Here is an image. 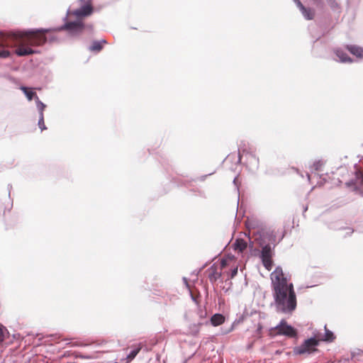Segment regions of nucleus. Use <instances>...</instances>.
<instances>
[{"label":"nucleus","instance_id":"f257e3e1","mask_svg":"<svg viewBox=\"0 0 363 363\" xmlns=\"http://www.w3.org/2000/svg\"><path fill=\"white\" fill-rule=\"evenodd\" d=\"M48 31V30L40 29L0 34V57H9L10 52L7 48L10 47H16L15 52L18 56H26L36 53L37 52L32 47L45 43L46 38L44 36V33Z\"/></svg>","mask_w":363,"mask_h":363},{"label":"nucleus","instance_id":"f03ea898","mask_svg":"<svg viewBox=\"0 0 363 363\" xmlns=\"http://www.w3.org/2000/svg\"><path fill=\"white\" fill-rule=\"evenodd\" d=\"M270 279L274 306L277 313L291 315L296 308L297 300L294 284L289 281L281 267L271 273Z\"/></svg>","mask_w":363,"mask_h":363},{"label":"nucleus","instance_id":"7ed1b4c3","mask_svg":"<svg viewBox=\"0 0 363 363\" xmlns=\"http://www.w3.org/2000/svg\"><path fill=\"white\" fill-rule=\"evenodd\" d=\"M245 224L250 230V233H252L253 235H259L260 238H262L265 235V233H268V229L267 226L263 223L262 221L254 216H247Z\"/></svg>","mask_w":363,"mask_h":363},{"label":"nucleus","instance_id":"20e7f679","mask_svg":"<svg viewBox=\"0 0 363 363\" xmlns=\"http://www.w3.org/2000/svg\"><path fill=\"white\" fill-rule=\"evenodd\" d=\"M317 346L318 343L315 338H308L300 346L295 347L293 351L295 354H309L317 350Z\"/></svg>","mask_w":363,"mask_h":363},{"label":"nucleus","instance_id":"39448f33","mask_svg":"<svg viewBox=\"0 0 363 363\" xmlns=\"http://www.w3.org/2000/svg\"><path fill=\"white\" fill-rule=\"evenodd\" d=\"M274 329L278 335H285L289 337H295L297 335L296 329L287 324L285 320H281Z\"/></svg>","mask_w":363,"mask_h":363},{"label":"nucleus","instance_id":"423d86ee","mask_svg":"<svg viewBox=\"0 0 363 363\" xmlns=\"http://www.w3.org/2000/svg\"><path fill=\"white\" fill-rule=\"evenodd\" d=\"M272 248L269 245H264L261 250L260 257L264 267L268 270L270 271L272 267Z\"/></svg>","mask_w":363,"mask_h":363},{"label":"nucleus","instance_id":"0eeeda50","mask_svg":"<svg viewBox=\"0 0 363 363\" xmlns=\"http://www.w3.org/2000/svg\"><path fill=\"white\" fill-rule=\"evenodd\" d=\"M65 28L68 30L72 34L77 35L80 33L83 28L84 25L81 20L78 19L75 22H69L65 24Z\"/></svg>","mask_w":363,"mask_h":363},{"label":"nucleus","instance_id":"6e6552de","mask_svg":"<svg viewBox=\"0 0 363 363\" xmlns=\"http://www.w3.org/2000/svg\"><path fill=\"white\" fill-rule=\"evenodd\" d=\"M91 12H92V8L91 6V4H86L84 6H82L80 9L75 10L74 11H68L67 15H69V16L74 15L77 18H79L81 17L90 15L91 13Z\"/></svg>","mask_w":363,"mask_h":363},{"label":"nucleus","instance_id":"1a4fd4ad","mask_svg":"<svg viewBox=\"0 0 363 363\" xmlns=\"http://www.w3.org/2000/svg\"><path fill=\"white\" fill-rule=\"evenodd\" d=\"M234 249L239 252H242L247 247V242L242 238H238L235 241Z\"/></svg>","mask_w":363,"mask_h":363},{"label":"nucleus","instance_id":"9d476101","mask_svg":"<svg viewBox=\"0 0 363 363\" xmlns=\"http://www.w3.org/2000/svg\"><path fill=\"white\" fill-rule=\"evenodd\" d=\"M225 318L221 314H215L211 318V324L214 326H218L224 322Z\"/></svg>","mask_w":363,"mask_h":363},{"label":"nucleus","instance_id":"9b49d317","mask_svg":"<svg viewBox=\"0 0 363 363\" xmlns=\"http://www.w3.org/2000/svg\"><path fill=\"white\" fill-rule=\"evenodd\" d=\"M347 49L352 55L358 57H363V48L354 45H351L347 47Z\"/></svg>","mask_w":363,"mask_h":363},{"label":"nucleus","instance_id":"f8f14e48","mask_svg":"<svg viewBox=\"0 0 363 363\" xmlns=\"http://www.w3.org/2000/svg\"><path fill=\"white\" fill-rule=\"evenodd\" d=\"M325 333L323 336V341L324 342H332L335 339L334 334L330 330L326 328V325L324 326Z\"/></svg>","mask_w":363,"mask_h":363},{"label":"nucleus","instance_id":"ddd939ff","mask_svg":"<svg viewBox=\"0 0 363 363\" xmlns=\"http://www.w3.org/2000/svg\"><path fill=\"white\" fill-rule=\"evenodd\" d=\"M140 350L141 347L140 345L135 346L133 350H131L129 354H127V359L129 361L133 360L138 354Z\"/></svg>","mask_w":363,"mask_h":363},{"label":"nucleus","instance_id":"4468645a","mask_svg":"<svg viewBox=\"0 0 363 363\" xmlns=\"http://www.w3.org/2000/svg\"><path fill=\"white\" fill-rule=\"evenodd\" d=\"M336 55L338 57L339 60L342 62H351L350 57L347 56V55L342 50H336Z\"/></svg>","mask_w":363,"mask_h":363},{"label":"nucleus","instance_id":"2eb2a0df","mask_svg":"<svg viewBox=\"0 0 363 363\" xmlns=\"http://www.w3.org/2000/svg\"><path fill=\"white\" fill-rule=\"evenodd\" d=\"M21 89L24 92L25 95L29 101H31L34 96L35 98L37 96L36 94L33 91L28 89L25 86H22Z\"/></svg>","mask_w":363,"mask_h":363},{"label":"nucleus","instance_id":"dca6fc26","mask_svg":"<svg viewBox=\"0 0 363 363\" xmlns=\"http://www.w3.org/2000/svg\"><path fill=\"white\" fill-rule=\"evenodd\" d=\"M106 43L105 40L94 42L92 45L90 47L91 51H99L101 50L103 44Z\"/></svg>","mask_w":363,"mask_h":363},{"label":"nucleus","instance_id":"f3484780","mask_svg":"<svg viewBox=\"0 0 363 363\" xmlns=\"http://www.w3.org/2000/svg\"><path fill=\"white\" fill-rule=\"evenodd\" d=\"M35 100L36 102L37 108L40 111V116H41V114H43V111L45 108V105L39 100V98L38 96L35 98Z\"/></svg>","mask_w":363,"mask_h":363},{"label":"nucleus","instance_id":"a211bd4d","mask_svg":"<svg viewBox=\"0 0 363 363\" xmlns=\"http://www.w3.org/2000/svg\"><path fill=\"white\" fill-rule=\"evenodd\" d=\"M295 1V3L296 4V5L299 7V9H301V11H302V13L303 15L304 16V17L306 18V19H311V16H306L305 14V12H306V9L302 5V4L301 3V1L299 0H294Z\"/></svg>","mask_w":363,"mask_h":363},{"label":"nucleus","instance_id":"6ab92c4d","mask_svg":"<svg viewBox=\"0 0 363 363\" xmlns=\"http://www.w3.org/2000/svg\"><path fill=\"white\" fill-rule=\"evenodd\" d=\"M323 334L322 333L317 330H314V332L313 333V337H311V338H315L318 345L320 341H323Z\"/></svg>","mask_w":363,"mask_h":363},{"label":"nucleus","instance_id":"aec40b11","mask_svg":"<svg viewBox=\"0 0 363 363\" xmlns=\"http://www.w3.org/2000/svg\"><path fill=\"white\" fill-rule=\"evenodd\" d=\"M323 334L322 333L317 330H314V332L313 333V337H311V338H315L318 345L320 341H323Z\"/></svg>","mask_w":363,"mask_h":363},{"label":"nucleus","instance_id":"412c9836","mask_svg":"<svg viewBox=\"0 0 363 363\" xmlns=\"http://www.w3.org/2000/svg\"><path fill=\"white\" fill-rule=\"evenodd\" d=\"M7 330L1 324H0V343L4 340L5 335Z\"/></svg>","mask_w":363,"mask_h":363},{"label":"nucleus","instance_id":"4be33fe9","mask_svg":"<svg viewBox=\"0 0 363 363\" xmlns=\"http://www.w3.org/2000/svg\"><path fill=\"white\" fill-rule=\"evenodd\" d=\"M38 125H39V128L41 129V130H43L46 129V127H45V123H44V116H43V114H41V116H40V118H39V121H38Z\"/></svg>","mask_w":363,"mask_h":363},{"label":"nucleus","instance_id":"5701e85b","mask_svg":"<svg viewBox=\"0 0 363 363\" xmlns=\"http://www.w3.org/2000/svg\"><path fill=\"white\" fill-rule=\"evenodd\" d=\"M199 327H200L199 324H198V325L194 324L192 325V329L191 330V334L196 335L199 331Z\"/></svg>","mask_w":363,"mask_h":363},{"label":"nucleus","instance_id":"b1692460","mask_svg":"<svg viewBox=\"0 0 363 363\" xmlns=\"http://www.w3.org/2000/svg\"><path fill=\"white\" fill-rule=\"evenodd\" d=\"M323 165V162L318 160L314 162L313 167L315 170H319L320 167Z\"/></svg>","mask_w":363,"mask_h":363},{"label":"nucleus","instance_id":"393cba45","mask_svg":"<svg viewBox=\"0 0 363 363\" xmlns=\"http://www.w3.org/2000/svg\"><path fill=\"white\" fill-rule=\"evenodd\" d=\"M238 273V267H235L230 272V278L233 279Z\"/></svg>","mask_w":363,"mask_h":363},{"label":"nucleus","instance_id":"a878e982","mask_svg":"<svg viewBox=\"0 0 363 363\" xmlns=\"http://www.w3.org/2000/svg\"><path fill=\"white\" fill-rule=\"evenodd\" d=\"M305 14L306 16H311V18H313V13H312V12L310 10H307L306 9V12H305Z\"/></svg>","mask_w":363,"mask_h":363},{"label":"nucleus","instance_id":"bb28decb","mask_svg":"<svg viewBox=\"0 0 363 363\" xmlns=\"http://www.w3.org/2000/svg\"><path fill=\"white\" fill-rule=\"evenodd\" d=\"M243 207H245V206H242V205H240V206H237V211H242Z\"/></svg>","mask_w":363,"mask_h":363},{"label":"nucleus","instance_id":"cd10ccee","mask_svg":"<svg viewBox=\"0 0 363 363\" xmlns=\"http://www.w3.org/2000/svg\"><path fill=\"white\" fill-rule=\"evenodd\" d=\"M183 280H184V282L185 283V284L186 285V286L189 287L186 278L184 277Z\"/></svg>","mask_w":363,"mask_h":363},{"label":"nucleus","instance_id":"c85d7f7f","mask_svg":"<svg viewBox=\"0 0 363 363\" xmlns=\"http://www.w3.org/2000/svg\"><path fill=\"white\" fill-rule=\"evenodd\" d=\"M307 209H308V207H307V206H305V207H304V208H303V212H306V211H307Z\"/></svg>","mask_w":363,"mask_h":363},{"label":"nucleus","instance_id":"c756f323","mask_svg":"<svg viewBox=\"0 0 363 363\" xmlns=\"http://www.w3.org/2000/svg\"><path fill=\"white\" fill-rule=\"evenodd\" d=\"M3 211V206H0V213Z\"/></svg>","mask_w":363,"mask_h":363},{"label":"nucleus","instance_id":"7c9ffc66","mask_svg":"<svg viewBox=\"0 0 363 363\" xmlns=\"http://www.w3.org/2000/svg\"><path fill=\"white\" fill-rule=\"evenodd\" d=\"M221 264H222V266H223V267H224V266H225V261H224V260H223V261H222Z\"/></svg>","mask_w":363,"mask_h":363},{"label":"nucleus","instance_id":"2f4dec72","mask_svg":"<svg viewBox=\"0 0 363 363\" xmlns=\"http://www.w3.org/2000/svg\"><path fill=\"white\" fill-rule=\"evenodd\" d=\"M233 327L232 326V327L230 328V329L228 330V332L232 331V330H233Z\"/></svg>","mask_w":363,"mask_h":363}]
</instances>
